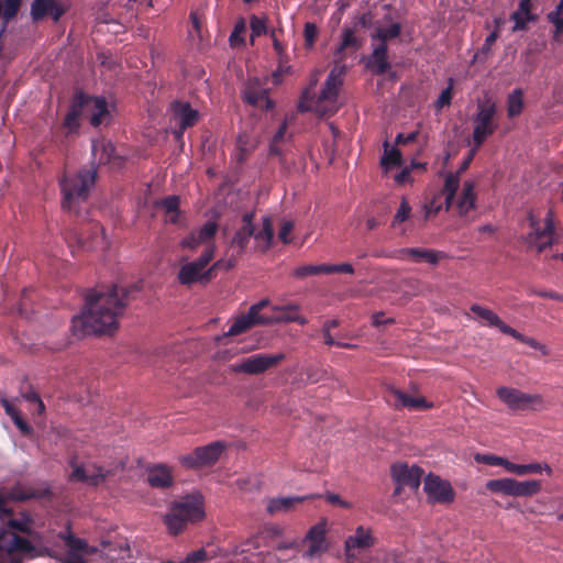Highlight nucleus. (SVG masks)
I'll return each mask as SVG.
<instances>
[{"mask_svg": "<svg viewBox=\"0 0 563 563\" xmlns=\"http://www.w3.org/2000/svg\"><path fill=\"white\" fill-rule=\"evenodd\" d=\"M460 177L459 173H448L444 179V185L439 192V196H444V210L449 211L453 205L454 198L456 196V191L460 187Z\"/></svg>", "mask_w": 563, "mask_h": 563, "instance_id": "nucleus-30", "label": "nucleus"}, {"mask_svg": "<svg viewBox=\"0 0 563 563\" xmlns=\"http://www.w3.org/2000/svg\"><path fill=\"white\" fill-rule=\"evenodd\" d=\"M387 44L380 43L374 47L372 55L369 56L366 68L371 69L375 75H384L390 68V64L387 58Z\"/></svg>", "mask_w": 563, "mask_h": 563, "instance_id": "nucleus-29", "label": "nucleus"}, {"mask_svg": "<svg viewBox=\"0 0 563 563\" xmlns=\"http://www.w3.org/2000/svg\"><path fill=\"white\" fill-rule=\"evenodd\" d=\"M75 97H82L80 109L93 128L110 122L111 113L106 98L89 96L82 91L76 92Z\"/></svg>", "mask_w": 563, "mask_h": 563, "instance_id": "nucleus-10", "label": "nucleus"}, {"mask_svg": "<svg viewBox=\"0 0 563 563\" xmlns=\"http://www.w3.org/2000/svg\"><path fill=\"white\" fill-rule=\"evenodd\" d=\"M440 199L441 196L438 194L424 205V221L430 219L432 216L438 214L444 208V201L442 202Z\"/></svg>", "mask_w": 563, "mask_h": 563, "instance_id": "nucleus-56", "label": "nucleus"}, {"mask_svg": "<svg viewBox=\"0 0 563 563\" xmlns=\"http://www.w3.org/2000/svg\"><path fill=\"white\" fill-rule=\"evenodd\" d=\"M385 398L396 408L429 409L432 407L424 397H412L395 387L387 388Z\"/></svg>", "mask_w": 563, "mask_h": 563, "instance_id": "nucleus-20", "label": "nucleus"}, {"mask_svg": "<svg viewBox=\"0 0 563 563\" xmlns=\"http://www.w3.org/2000/svg\"><path fill=\"white\" fill-rule=\"evenodd\" d=\"M498 398L512 411L538 410L543 405V398L538 394H527L517 388L499 387Z\"/></svg>", "mask_w": 563, "mask_h": 563, "instance_id": "nucleus-9", "label": "nucleus"}, {"mask_svg": "<svg viewBox=\"0 0 563 563\" xmlns=\"http://www.w3.org/2000/svg\"><path fill=\"white\" fill-rule=\"evenodd\" d=\"M252 323L253 322H250V320L247 319V317L245 314H241L240 317H238L234 320L232 325L227 331L225 335L227 336H235L241 333H244L247 330H250L251 328H253Z\"/></svg>", "mask_w": 563, "mask_h": 563, "instance_id": "nucleus-49", "label": "nucleus"}, {"mask_svg": "<svg viewBox=\"0 0 563 563\" xmlns=\"http://www.w3.org/2000/svg\"><path fill=\"white\" fill-rule=\"evenodd\" d=\"M253 236L256 242L263 243V250L266 251L271 247L274 238V227L271 217L263 218V227L258 232L254 231Z\"/></svg>", "mask_w": 563, "mask_h": 563, "instance_id": "nucleus-39", "label": "nucleus"}, {"mask_svg": "<svg viewBox=\"0 0 563 563\" xmlns=\"http://www.w3.org/2000/svg\"><path fill=\"white\" fill-rule=\"evenodd\" d=\"M515 479L510 477H504L498 479H490L486 483L487 490L496 494H503L506 496L514 497Z\"/></svg>", "mask_w": 563, "mask_h": 563, "instance_id": "nucleus-40", "label": "nucleus"}, {"mask_svg": "<svg viewBox=\"0 0 563 563\" xmlns=\"http://www.w3.org/2000/svg\"><path fill=\"white\" fill-rule=\"evenodd\" d=\"M545 472L548 476L552 475V468L547 464L541 463H530V464H516L509 462L508 472L514 473L519 476L528 475V474H538L541 472Z\"/></svg>", "mask_w": 563, "mask_h": 563, "instance_id": "nucleus-36", "label": "nucleus"}, {"mask_svg": "<svg viewBox=\"0 0 563 563\" xmlns=\"http://www.w3.org/2000/svg\"><path fill=\"white\" fill-rule=\"evenodd\" d=\"M147 483L154 488H169L174 483L172 470L164 464H156L148 467Z\"/></svg>", "mask_w": 563, "mask_h": 563, "instance_id": "nucleus-28", "label": "nucleus"}, {"mask_svg": "<svg viewBox=\"0 0 563 563\" xmlns=\"http://www.w3.org/2000/svg\"><path fill=\"white\" fill-rule=\"evenodd\" d=\"M31 525L32 521L27 517L23 516L21 518H11V516H9L3 530H10L15 533H31Z\"/></svg>", "mask_w": 563, "mask_h": 563, "instance_id": "nucleus-47", "label": "nucleus"}, {"mask_svg": "<svg viewBox=\"0 0 563 563\" xmlns=\"http://www.w3.org/2000/svg\"><path fill=\"white\" fill-rule=\"evenodd\" d=\"M475 461L486 465L503 466L506 471H508V464L510 462L505 457L497 456L494 454H476Z\"/></svg>", "mask_w": 563, "mask_h": 563, "instance_id": "nucleus-52", "label": "nucleus"}, {"mask_svg": "<svg viewBox=\"0 0 563 563\" xmlns=\"http://www.w3.org/2000/svg\"><path fill=\"white\" fill-rule=\"evenodd\" d=\"M82 97H75L71 100L70 108L65 117L64 125L70 131H77L79 128V119L84 117L82 111L80 109L81 102L80 99Z\"/></svg>", "mask_w": 563, "mask_h": 563, "instance_id": "nucleus-38", "label": "nucleus"}, {"mask_svg": "<svg viewBox=\"0 0 563 563\" xmlns=\"http://www.w3.org/2000/svg\"><path fill=\"white\" fill-rule=\"evenodd\" d=\"M303 543L308 544V549L303 553L307 559L319 558L329 551L330 544L327 540V522L320 521L312 526L305 539Z\"/></svg>", "mask_w": 563, "mask_h": 563, "instance_id": "nucleus-15", "label": "nucleus"}, {"mask_svg": "<svg viewBox=\"0 0 563 563\" xmlns=\"http://www.w3.org/2000/svg\"><path fill=\"white\" fill-rule=\"evenodd\" d=\"M473 144L482 147L486 140L493 135L499 126L497 120V104L490 98L479 100L476 113L473 117Z\"/></svg>", "mask_w": 563, "mask_h": 563, "instance_id": "nucleus-5", "label": "nucleus"}, {"mask_svg": "<svg viewBox=\"0 0 563 563\" xmlns=\"http://www.w3.org/2000/svg\"><path fill=\"white\" fill-rule=\"evenodd\" d=\"M224 450L221 442H213L196 448L191 453L179 456V462L187 468H199L214 464Z\"/></svg>", "mask_w": 563, "mask_h": 563, "instance_id": "nucleus-11", "label": "nucleus"}, {"mask_svg": "<svg viewBox=\"0 0 563 563\" xmlns=\"http://www.w3.org/2000/svg\"><path fill=\"white\" fill-rule=\"evenodd\" d=\"M494 31L485 38L483 46L474 54L472 63L485 60L489 53L492 52V46L500 35V25L503 21L500 18H497L494 20Z\"/></svg>", "mask_w": 563, "mask_h": 563, "instance_id": "nucleus-34", "label": "nucleus"}, {"mask_svg": "<svg viewBox=\"0 0 563 563\" xmlns=\"http://www.w3.org/2000/svg\"><path fill=\"white\" fill-rule=\"evenodd\" d=\"M303 36H305L306 46L312 47L317 40V36H318L317 25L314 23L307 22L305 24V29H303Z\"/></svg>", "mask_w": 563, "mask_h": 563, "instance_id": "nucleus-59", "label": "nucleus"}, {"mask_svg": "<svg viewBox=\"0 0 563 563\" xmlns=\"http://www.w3.org/2000/svg\"><path fill=\"white\" fill-rule=\"evenodd\" d=\"M252 36H261L267 33L266 23L263 19L253 15L250 22Z\"/></svg>", "mask_w": 563, "mask_h": 563, "instance_id": "nucleus-60", "label": "nucleus"}, {"mask_svg": "<svg viewBox=\"0 0 563 563\" xmlns=\"http://www.w3.org/2000/svg\"><path fill=\"white\" fill-rule=\"evenodd\" d=\"M96 173V169H80L74 175H64L59 180L64 209L78 212V206L88 199L89 190L95 185Z\"/></svg>", "mask_w": 563, "mask_h": 563, "instance_id": "nucleus-2", "label": "nucleus"}, {"mask_svg": "<svg viewBox=\"0 0 563 563\" xmlns=\"http://www.w3.org/2000/svg\"><path fill=\"white\" fill-rule=\"evenodd\" d=\"M350 47L358 48L360 47L358 40L354 35V31L352 29L344 27L342 31V41H341L340 46L336 49V54H341L343 51H345L346 48H350Z\"/></svg>", "mask_w": 563, "mask_h": 563, "instance_id": "nucleus-51", "label": "nucleus"}, {"mask_svg": "<svg viewBox=\"0 0 563 563\" xmlns=\"http://www.w3.org/2000/svg\"><path fill=\"white\" fill-rule=\"evenodd\" d=\"M218 232V224L214 221H207L201 228L192 230L179 243L181 250L194 253L200 245L205 249L209 245H216L213 239Z\"/></svg>", "mask_w": 563, "mask_h": 563, "instance_id": "nucleus-16", "label": "nucleus"}, {"mask_svg": "<svg viewBox=\"0 0 563 563\" xmlns=\"http://www.w3.org/2000/svg\"><path fill=\"white\" fill-rule=\"evenodd\" d=\"M74 470L70 474L71 481H78V482H85L92 486H99L102 484L108 475L110 474V471L104 470L100 465L92 464L85 468L81 465H74Z\"/></svg>", "mask_w": 563, "mask_h": 563, "instance_id": "nucleus-21", "label": "nucleus"}, {"mask_svg": "<svg viewBox=\"0 0 563 563\" xmlns=\"http://www.w3.org/2000/svg\"><path fill=\"white\" fill-rule=\"evenodd\" d=\"M322 336H323L324 344H327V345H330V346L334 345V346L342 347V349H353V347H355V345H353V344L345 343V342H342L340 340H335L332 336L330 330L322 329Z\"/></svg>", "mask_w": 563, "mask_h": 563, "instance_id": "nucleus-61", "label": "nucleus"}, {"mask_svg": "<svg viewBox=\"0 0 563 563\" xmlns=\"http://www.w3.org/2000/svg\"><path fill=\"white\" fill-rule=\"evenodd\" d=\"M322 497L327 500V503L344 509H351L353 507L352 503L343 500L340 495L334 493H327Z\"/></svg>", "mask_w": 563, "mask_h": 563, "instance_id": "nucleus-62", "label": "nucleus"}, {"mask_svg": "<svg viewBox=\"0 0 563 563\" xmlns=\"http://www.w3.org/2000/svg\"><path fill=\"white\" fill-rule=\"evenodd\" d=\"M424 490L430 499L440 504H450L455 497L451 484L432 474L424 479Z\"/></svg>", "mask_w": 563, "mask_h": 563, "instance_id": "nucleus-18", "label": "nucleus"}, {"mask_svg": "<svg viewBox=\"0 0 563 563\" xmlns=\"http://www.w3.org/2000/svg\"><path fill=\"white\" fill-rule=\"evenodd\" d=\"M38 496L40 495L37 494V492L35 489H33L32 487H26L21 484H16L15 486H13L10 489V492L8 493V497H5L0 492V514L2 515L3 519H5L7 517L12 515V511L7 508V499L8 498L11 500L22 501V500H27L31 498H36Z\"/></svg>", "mask_w": 563, "mask_h": 563, "instance_id": "nucleus-26", "label": "nucleus"}, {"mask_svg": "<svg viewBox=\"0 0 563 563\" xmlns=\"http://www.w3.org/2000/svg\"><path fill=\"white\" fill-rule=\"evenodd\" d=\"M140 287L113 285L107 291L92 290L86 296V305L80 316L71 319L74 335L82 338L89 334H110L119 327V318L125 307L134 299Z\"/></svg>", "mask_w": 563, "mask_h": 563, "instance_id": "nucleus-1", "label": "nucleus"}, {"mask_svg": "<svg viewBox=\"0 0 563 563\" xmlns=\"http://www.w3.org/2000/svg\"><path fill=\"white\" fill-rule=\"evenodd\" d=\"M65 241L73 255H76L79 250L104 251L108 246L104 230L98 222L86 223L81 232L76 229L68 230L65 233Z\"/></svg>", "mask_w": 563, "mask_h": 563, "instance_id": "nucleus-4", "label": "nucleus"}, {"mask_svg": "<svg viewBox=\"0 0 563 563\" xmlns=\"http://www.w3.org/2000/svg\"><path fill=\"white\" fill-rule=\"evenodd\" d=\"M174 117L179 124L178 135L180 136L188 128L194 126L199 119L198 110L194 109L189 102L175 101L172 104Z\"/></svg>", "mask_w": 563, "mask_h": 563, "instance_id": "nucleus-23", "label": "nucleus"}, {"mask_svg": "<svg viewBox=\"0 0 563 563\" xmlns=\"http://www.w3.org/2000/svg\"><path fill=\"white\" fill-rule=\"evenodd\" d=\"M60 537L65 540L66 545L69 548V553H74L76 551L87 552L88 543L86 540L77 538L70 532L67 534H60Z\"/></svg>", "mask_w": 563, "mask_h": 563, "instance_id": "nucleus-54", "label": "nucleus"}, {"mask_svg": "<svg viewBox=\"0 0 563 563\" xmlns=\"http://www.w3.org/2000/svg\"><path fill=\"white\" fill-rule=\"evenodd\" d=\"M65 10L55 0H33L31 5V15L33 21L37 22L49 14L57 22Z\"/></svg>", "mask_w": 563, "mask_h": 563, "instance_id": "nucleus-25", "label": "nucleus"}, {"mask_svg": "<svg viewBox=\"0 0 563 563\" xmlns=\"http://www.w3.org/2000/svg\"><path fill=\"white\" fill-rule=\"evenodd\" d=\"M401 33V25L398 22H394L388 27H377L374 33L371 34L372 40H377L380 43L386 44L387 41L396 38Z\"/></svg>", "mask_w": 563, "mask_h": 563, "instance_id": "nucleus-41", "label": "nucleus"}, {"mask_svg": "<svg viewBox=\"0 0 563 563\" xmlns=\"http://www.w3.org/2000/svg\"><path fill=\"white\" fill-rule=\"evenodd\" d=\"M533 3L531 0H520L518 8L510 14L514 21L512 32L526 31L530 22H536L538 15L532 13Z\"/></svg>", "mask_w": 563, "mask_h": 563, "instance_id": "nucleus-24", "label": "nucleus"}, {"mask_svg": "<svg viewBox=\"0 0 563 563\" xmlns=\"http://www.w3.org/2000/svg\"><path fill=\"white\" fill-rule=\"evenodd\" d=\"M91 152L93 161L99 165L111 164L119 167L123 164L122 157L115 154L113 144L104 139L93 141Z\"/></svg>", "mask_w": 563, "mask_h": 563, "instance_id": "nucleus-22", "label": "nucleus"}, {"mask_svg": "<svg viewBox=\"0 0 563 563\" xmlns=\"http://www.w3.org/2000/svg\"><path fill=\"white\" fill-rule=\"evenodd\" d=\"M297 312L298 306L296 305L272 307L273 323L292 322Z\"/></svg>", "mask_w": 563, "mask_h": 563, "instance_id": "nucleus-42", "label": "nucleus"}, {"mask_svg": "<svg viewBox=\"0 0 563 563\" xmlns=\"http://www.w3.org/2000/svg\"><path fill=\"white\" fill-rule=\"evenodd\" d=\"M505 334L512 336L517 341L525 343L534 350L541 351L543 355L548 354V350H547L545 345L541 344L533 338L523 335L522 333L518 332L516 329H514L511 327L506 328Z\"/></svg>", "mask_w": 563, "mask_h": 563, "instance_id": "nucleus-45", "label": "nucleus"}, {"mask_svg": "<svg viewBox=\"0 0 563 563\" xmlns=\"http://www.w3.org/2000/svg\"><path fill=\"white\" fill-rule=\"evenodd\" d=\"M205 516L203 505L199 497L186 496L176 501L164 517V522L173 534L180 533L189 522H197Z\"/></svg>", "mask_w": 563, "mask_h": 563, "instance_id": "nucleus-3", "label": "nucleus"}, {"mask_svg": "<svg viewBox=\"0 0 563 563\" xmlns=\"http://www.w3.org/2000/svg\"><path fill=\"white\" fill-rule=\"evenodd\" d=\"M399 253L401 257L410 256L416 262H427L433 265L437 264L441 257V253L438 251L420 247L402 249Z\"/></svg>", "mask_w": 563, "mask_h": 563, "instance_id": "nucleus-33", "label": "nucleus"}, {"mask_svg": "<svg viewBox=\"0 0 563 563\" xmlns=\"http://www.w3.org/2000/svg\"><path fill=\"white\" fill-rule=\"evenodd\" d=\"M316 101L317 100H314L313 90L311 88L307 87L301 93V97H300V100L298 103V110L300 112H308V111H312L313 109L316 110V106L313 107V104H316Z\"/></svg>", "mask_w": 563, "mask_h": 563, "instance_id": "nucleus-53", "label": "nucleus"}, {"mask_svg": "<svg viewBox=\"0 0 563 563\" xmlns=\"http://www.w3.org/2000/svg\"><path fill=\"white\" fill-rule=\"evenodd\" d=\"M542 489V483L538 479L519 482L515 479L514 497H532Z\"/></svg>", "mask_w": 563, "mask_h": 563, "instance_id": "nucleus-37", "label": "nucleus"}, {"mask_svg": "<svg viewBox=\"0 0 563 563\" xmlns=\"http://www.w3.org/2000/svg\"><path fill=\"white\" fill-rule=\"evenodd\" d=\"M253 234L254 229H249V227H241L234 233L231 241V245L233 247H238L239 251L242 253L246 249L250 239L253 236Z\"/></svg>", "mask_w": 563, "mask_h": 563, "instance_id": "nucleus-46", "label": "nucleus"}, {"mask_svg": "<svg viewBox=\"0 0 563 563\" xmlns=\"http://www.w3.org/2000/svg\"><path fill=\"white\" fill-rule=\"evenodd\" d=\"M384 155L380 158V165L385 168L401 165V153L397 147H389L388 142L384 143Z\"/></svg>", "mask_w": 563, "mask_h": 563, "instance_id": "nucleus-44", "label": "nucleus"}, {"mask_svg": "<svg viewBox=\"0 0 563 563\" xmlns=\"http://www.w3.org/2000/svg\"><path fill=\"white\" fill-rule=\"evenodd\" d=\"M375 544L373 532L368 528L358 526L353 536H349L344 542V554L347 563L356 560L355 550L364 551Z\"/></svg>", "mask_w": 563, "mask_h": 563, "instance_id": "nucleus-17", "label": "nucleus"}, {"mask_svg": "<svg viewBox=\"0 0 563 563\" xmlns=\"http://www.w3.org/2000/svg\"><path fill=\"white\" fill-rule=\"evenodd\" d=\"M476 208L475 184L466 180L463 184L461 194L455 201V209L460 217H465Z\"/></svg>", "mask_w": 563, "mask_h": 563, "instance_id": "nucleus-27", "label": "nucleus"}, {"mask_svg": "<svg viewBox=\"0 0 563 563\" xmlns=\"http://www.w3.org/2000/svg\"><path fill=\"white\" fill-rule=\"evenodd\" d=\"M269 307L268 299H262L255 305H252L245 314L250 322H253L252 325H265L273 323L272 313L262 312L265 308Z\"/></svg>", "mask_w": 563, "mask_h": 563, "instance_id": "nucleus-31", "label": "nucleus"}, {"mask_svg": "<svg viewBox=\"0 0 563 563\" xmlns=\"http://www.w3.org/2000/svg\"><path fill=\"white\" fill-rule=\"evenodd\" d=\"M285 360L284 353L277 354H254L243 358L239 364L233 365V372L257 375L276 366Z\"/></svg>", "mask_w": 563, "mask_h": 563, "instance_id": "nucleus-12", "label": "nucleus"}, {"mask_svg": "<svg viewBox=\"0 0 563 563\" xmlns=\"http://www.w3.org/2000/svg\"><path fill=\"white\" fill-rule=\"evenodd\" d=\"M410 213H411V207L408 203L407 199L402 198L400 206L394 217L393 225H396L397 223H401V222H405L406 220H408V218L410 217Z\"/></svg>", "mask_w": 563, "mask_h": 563, "instance_id": "nucleus-58", "label": "nucleus"}, {"mask_svg": "<svg viewBox=\"0 0 563 563\" xmlns=\"http://www.w3.org/2000/svg\"><path fill=\"white\" fill-rule=\"evenodd\" d=\"M245 32V25L243 22L236 23L231 35H230V44L232 46L240 45L244 43V38L242 37V33Z\"/></svg>", "mask_w": 563, "mask_h": 563, "instance_id": "nucleus-63", "label": "nucleus"}, {"mask_svg": "<svg viewBox=\"0 0 563 563\" xmlns=\"http://www.w3.org/2000/svg\"><path fill=\"white\" fill-rule=\"evenodd\" d=\"M344 66H335L331 69L324 86L316 101V111L321 114L334 113L336 111V99L339 88L342 85L341 75L344 73Z\"/></svg>", "mask_w": 563, "mask_h": 563, "instance_id": "nucleus-8", "label": "nucleus"}, {"mask_svg": "<svg viewBox=\"0 0 563 563\" xmlns=\"http://www.w3.org/2000/svg\"><path fill=\"white\" fill-rule=\"evenodd\" d=\"M20 4L21 0H4L1 12L5 22H9L16 15Z\"/></svg>", "mask_w": 563, "mask_h": 563, "instance_id": "nucleus-57", "label": "nucleus"}, {"mask_svg": "<svg viewBox=\"0 0 563 563\" xmlns=\"http://www.w3.org/2000/svg\"><path fill=\"white\" fill-rule=\"evenodd\" d=\"M314 496H296V497H279L274 498L269 500L267 505V511L269 514H275L279 511H288L290 510L296 504H300L307 499L313 498Z\"/></svg>", "mask_w": 563, "mask_h": 563, "instance_id": "nucleus-35", "label": "nucleus"}, {"mask_svg": "<svg viewBox=\"0 0 563 563\" xmlns=\"http://www.w3.org/2000/svg\"><path fill=\"white\" fill-rule=\"evenodd\" d=\"M470 310L476 314L477 318L485 321L487 325L499 329L504 334L506 328H510V325L506 324L493 310L488 308L474 303L471 306Z\"/></svg>", "mask_w": 563, "mask_h": 563, "instance_id": "nucleus-32", "label": "nucleus"}, {"mask_svg": "<svg viewBox=\"0 0 563 563\" xmlns=\"http://www.w3.org/2000/svg\"><path fill=\"white\" fill-rule=\"evenodd\" d=\"M452 97H453V79L450 78L449 86L444 90H442V92L440 93V96L438 97V99L434 103L435 109L441 110L444 107H449L452 102Z\"/></svg>", "mask_w": 563, "mask_h": 563, "instance_id": "nucleus-55", "label": "nucleus"}, {"mask_svg": "<svg viewBox=\"0 0 563 563\" xmlns=\"http://www.w3.org/2000/svg\"><path fill=\"white\" fill-rule=\"evenodd\" d=\"M522 90L515 89L507 98V115L509 118L518 117L523 109Z\"/></svg>", "mask_w": 563, "mask_h": 563, "instance_id": "nucleus-43", "label": "nucleus"}, {"mask_svg": "<svg viewBox=\"0 0 563 563\" xmlns=\"http://www.w3.org/2000/svg\"><path fill=\"white\" fill-rule=\"evenodd\" d=\"M390 472L393 479L397 484L394 495H399L401 488L405 486L413 490L418 489L423 475V471L419 466H408V464L405 463L393 464Z\"/></svg>", "mask_w": 563, "mask_h": 563, "instance_id": "nucleus-14", "label": "nucleus"}, {"mask_svg": "<svg viewBox=\"0 0 563 563\" xmlns=\"http://www.w3.org/2000/svg\"><path fill=\"white\" fill-rule=\"evenodd\" d=\"M527 221L530 228V232L523 238L525 242L537 249L538 253L543 252L547 247H550L554 242V213L550 209L547 211L543 219L544 225H541L540 219L529 211L527 214Z\"/></svg>", "mask_w": 563, "mask_h": 563, "instance_id": "nucleus-6", "label": "nucleus"}, {"mask_svg": "<svg viewBox=\"0 0 563 563\" xmlns=\"http://www.w3.org/2000/svg\"><path fill=\"white\" fill-rule=\"evenodd\" d=\"M159 206L163 207L167 214H170L169 221L177 223L179 216V197L168 196L161 200Z\"/></svg>", "mask_w": 563, "mask_h": 563, "instance_id": "nucleus-48", "label": "nucleus"}, {"mask_svg": "<svg viewBox=\"0 0 563 563\" xmlns=\"http://www.w3.org/2000/svg\"><path fill=\"white\" fill-rule=\"evenodd\" d=\"M318 274H327V264L299 266L292 273L296 278L300 279Z\"/></svg>", "mask_w": 563, "mask_h": 563, "instance_id": "nucleus-50", "label": "nucleus"}, {"mask_svg": "<svg viewBox=\"0 0 563 563\" xmlns=\"http://www.w3.org/2000/svg\"><path fill=\"white\" fill-rule=\"evenodd\" d=\"M214 254L216 245H209L196 261L184 264L177 275L179 284L191 286L196 283H209L212 276L211 271L207 266L213 260Z\"/></svg>", "mask_w": 563, "mask_h": 563, "instance_id": "nucleus-7", "label": "nucleus"}, {"mask_svg": "<svg viewBox=\"0 0 563 563\" xmlns=\"http://www.w3.org/2000/svg\"><path fill=\"white\" fill-rule=\"evenodd\" d=\"M549 22H563V0H560L555 9L547 15Z\"/></svg>", "mask_w": 563, "mask_h": 563, "instance_id": "nucleus-64", "label": "nucleus"}, {"mask_svg": "<svg viewBox=\"0 0 563 563\" xmlns=\"http://www.w3.org/2000/svg\"><path fill=\"white\" fill-rule=\"evenodd\" d=\"M0 550L27 559L36 558L38 554L30 540L10 530H0Z\"/></svg>", "mask_w": 563, "mask_h": 563, "instance_id": "nucleus-13", "label": "nucleus"}, {"mask_svg": "<svg viewBox=\"0 0 563 563\" xmlns=\"http://www.w3.org/2000/svg\"><path fill=\"white\" fill-rule=\"evenodd\" d=\"M243 99L251 106L271 110L274 108V101L268 97V91L264 88L258 78L247 80L243 91Z\"/></svg>", "mask_w": 563, "mask_h": 563, "instance_id": "nucleus-19", "label": "nucleus"}]
</instances>
